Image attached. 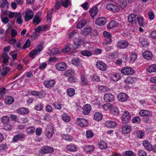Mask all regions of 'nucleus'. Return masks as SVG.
<instances>
[{
	"mask_svg": "<svg viewBox=\"0 0 156 156\" xmlns=\"http://www.w3.org/2000/svg\"><path fill=\"white\" fill-rule=\"evenodd\" d=\"M143 144L147 150L148 151H151L153 150V147L148 141L144 140L143 142Z\"/></svg>",
	"mask_w": 156,
	"mask_h": 156,
	"instance_id": "obj_21",
	"label": "nucleus"
},
{
	"mask_svg": "<svg viewBox=\"0 0 156 156\" xmlns=\"http://www.w3.org/2000/svg\"><path fill=\"white\" fill-rule=\"evenodd\" d=\"M25 137V135L23 133H19L16 135L12 139V141L15 142L20 140L23 139Z\"/></svg>",
	"mask_w": 156,
	"mask_h": 156,
	"instance_id": "obj_22",
	"label": "nucleus"
},
{
	"mask_svg": "<svg viewBox=\"0 0 156 156\" xmlns=\"http://www.w3.org/2000/svg\"><path fill=\"white\" fill-rule=\"evenodd\" d=\"M1 58H3L2 62L4 64H6L9 61V57L6 53H3L0 56Z\"/></svg>",
	"mask_w": 156,
	"mask_h": 156,
	"instance_id": "obj_26",
	"label": "nucleus"
},
{
	"mask_svg": "<svg viewBox=\"0 0 156 156\" xmlns=\"http://www.w3.org/2000/svg\"><path fill=\"white\" fill-rule=\"evenodd\" d=\"M106 7L108 10L114 12H118L119 10V8L113 4H108Z\"/></svg>",
	"mask_w": 156,
	"mask_h": 156,
	"instance_id": "obj_7",
	"label": "nucleus"
},
{
	"mask_svg": "<svg viewBox=\"0 0 156 156\" xmlns=\"http://www.w3.org/2000/svg\"><path fill=\"white\" fill-rule=\"evenodd\" d=\"M87 23V21L86 20L79 22L77 25V28L80 29L85 25Z\"/></svg>",
	"mask_w": 156,
	"mask_h": 156,
	"instance_id": "obj_38",
	"label": "nucleus"
},
{
	"mask_svg": "<svg viewBox=\"0 0 156 156\" xmlns=\"http://www.w3.org/2000/svg\"><path fill=\"white\" fill-rule=\"evenodd\" d=\"M82 42V39L79 38H76L74 39V44L76 46V48H78L81 46Z\"/></svg>",
	"mask_w": 156,
	"mask_h": 156,
	"instance_id": "obj_36",
	"label": "nucleus"
},
{
	"mask_svg": "<svg viewBox=\"0 0 156 156\" xmlns=\"http://www.w3.org/2000/svg\"><path fill=\"white\" fill-rule=\"evenodd\" d=\"M10 120L9 117L7 116H3L2 118V122L4 124L8 122Z\"/></svg>",
	"mask_w": 156,
	"mask_h": 156,
	"instance_id": "obj_49",
	"label": "nucleus"
},
{
	"mask_svg": "<svg viewBox=\"0 0 156 156\" xmlns=\"http://www.w3.org/2000/svg\"><path fill=\"white\" fill-rule=\"evenodd\" d=\"M151 37L153 39H156V30H153L150 34Z\"/></svg>",
	"mask_w": 156,
	"mask_h": 156,
	"instance_id": "obj_64",
	"label": "nucleus"
},
{
	"mask_svg": "<svg viewBox=\"0 0 156 156\" xmlns=\"http://www.w3.org/2000/svg\"><path fill=\"white\" fill-rule=\"evenodd\" d=\"M140 118L138 116H135L132 119V122L133 123H138L140 121Z\"/></svg>",
	"mask_w": 156,
	"mask_h": 156,
	"instance_id": "obj_56",
	"label": "nucleus"
},
{
	"mask_svg": "<svg viewBox=\"0 0 156 156\" xmlns=\"http://www.w3.org/2000/svg\"><path fill=\"white\" fill-rule=\"evenodd\" d=\"M54 107L56 109H60L62 108V104L60 102H55L53 104Z\"/></svg>",
	"mask_w": 156,
	"mask_h": 156,
	"instance_id": "obj_46",
	"label": "nucleus"
},
{
	"mask_svg": "<svg viewBox=\"0 0 156 156\" xmlns=\"http://www.w3.org/2000/svg\"><path fill=\"white\" fill-rule=\"evenodd\" d=\"M43 106L42 103H39L35 106L34 108L37 111H41L43 109Z\"/></svg>",
	"mask_w": 156,
	"mask_h": 156,
	"instance_id": "obj_51",
	"label": "nucleus"
},
{
	"mask_svg": "<svg viewBox=\"0 0 156 156\" xmlns=\"http://www.w3.org/2000/svg\"><path fill=\"white\" fill-rule=\"evenodd\" d=\"M33 22L34 23H36L37 24H39L41 22L40 17L37 15H35L33 19Z\"/></svg>",
	"mask_w": 156,
	"mask_h": 156,
	"instance_id": "obj_45",
	"label": "nucleus"
},
{
	"mask_svg": "<svg viewBox=\"0 0 156 156\" xmlns=\"http://www.w3.org/2000/svg\"><path fill=\"white\" fill-rule=\"evenodd\" d=\"M81 80L82 84L83 85H87L88 84V81L87 80L86 76L83 75H81Z\"/></svg>",
	"mask_w": 156,
	"mask_h": 156,
	"instance_id": "obj_39",
	"label": "nucleus"
},
{
	"mask_svg": "<svg viewBox=\"0 0 156 156\" xmlns=\"http://www.w3.org/2000/svg\"><path fill=\"white\" fill-rule=\"evenodd\" d=\"M61 2L58 1H57L55 4L54 7L56 9L59 10L61 8Z\"/></svg>",
	"mask_w": 156,
	"mask_h": 156,
	"instance_id": "obj_52",
	"label": "nucleus"
},
{
	"mask_svg": "<svg viewBox=\"0 0 156 156\" xmlns=\"http://www.w3.org/2000/svg\"><path fill=\"white\" fill-rule=\"evenodd\" d=\"M110 78L114 81H117L119 80L121 78L120 74L115 73L112 74L110 76Z\"/></svg>",
	"mask_w": 156,
	"mask_h": 156,
	"instance_id": "obj_27",
	"label": "nucleus"
},
{
	"mask_svg": "<svg viewBox=\"0 0 156 156\" xmlns=\"http://www.w3.org/2000/svg\"><path fill=\"white\" fill-rule=\"evenodd\" d=\"M55 67L58 70L63 71L66 69L67 65L65 62H59L55 65Z\"/></svg>",
	"mask_w": 156,
	"mask_h": 156,
	"instance_id": "obj_6",
	"label": "nucleus"
},
{
	"mask_svg": "<svg viewBox=\"0 0 156 156\" xmlns=\"http://www.w3.org/2000/svg\"><path fill=\"white\" fill-rule=\"evenodd\" d=\"M106 21L104 17H99L96 20L95 23L97 25L102 26L106 24Z\"/></svg>",
	"mask_w": 156,
	"mask_h": 156,
	"instance_id": "obj_15",
	"label": "nucleus"
},
{
	"mask_svg": "<svg viewBox=\"0 0 156 156\" xmlns=\"http://www.w3.org/2000/svg\"><path fill=\"white\" fill-rule=\"evenodd\" d=\"M16 112L20 114H27L28 113L29 110L25 108H22L17 109Z\"/></svg>",
	"mask_w": 156,
	"mask_h": 156,
	"instance_id": "obj_32",
	"label": "nucleus"
},
{
	"mask_svg": "<svg viewBox=\"0 0 156 156\" xmlns=\"http://www.w3.org/2000/svg\"><path fill=\"white\" fill-rule=\"evenodd\" d=\"M83 149L86 152H91L94 149V147L92 145H86L84 146Z\"/></svg>",
	"mask_w": 156,
	"mask_h": 156,
	"instance_id": "obj_31",
	"label": "nucleus"
},
{
	"mask_svg": "<svg viewBox=\"0 0 156 156\" xmlns=\"http://www.w3.org/2000/svg\"><path fill=\"white\" fill-rule=\"evenodd\" d=\"M113 108V106L109 103H106L103 105V108L105 111L109 109L111 110Z\"/></svg>",
	"mask_w": 156,
	"mask_h": 156,
	"instance_id": "obj_42",
	"label": "nucleus"
},
{
	"mask_svg": "<svg viewBox=\"0 0 156 156\" xmlns=\"http://www.w3.org/2000/svg\"><path fill=\"white\" fill-rule=\"evenodd\" d=\"M81 7L85 10H88L89 7V3L87 2L81 5Z\"/></svg>",
	"mask_w": 156,
	"mask_h": 156,
	"instance_id": "obj_63",
	"label": "nucleus"
},
{
	"mask_svg": "<svg viewBox=\"0 0 156 156\" xmlns=\"http://www.w3.org/2000/svg\"><path fill=\"white\" fill-rule=\"evenodd\" d=\"M9 71V68L7 67L2 66L1 69V73L3 76H5Z\"/></svg>",
	"mask_w": 156,
	"mask_h": 156,
	"instance_id": "obj_25",
	"label": "nucleus"
},
{
	"mask_svg": "<svg viewBox=\"0 0 156 156\" xmlns=\"http://www.w3.org/2000/svg\"><path fill=\"white\" fill-rule=\"evenodd\" d=\"M136 81L135 78L131 77L128 76L127 77L125 80V82L126 83H132L135 82Z\"/></svg>",
	"mask_w": 156,
	"mask_h": 156,
	"instance_id": "obj_28",
	"label": "nucleus"
},
{
	"mask_svg": "<svg viewBox=\"0 0 156 156\" xmlns=\"http://www.w3.org/2000/svg\"><path fill=\"white\" fill-rule=\"evenodd\" d=\"M140 115L142 116L149 117L152 115V112L148 110L142 109L139 112Z\"/></svg>",
	"mask_w": 156,
	"mask_h": 156,
	"instance_id": "obj_18",
	"label": "nucleus"
},
{
	"mask_svg": "<svg viewBox=\"0 0 156 156\" xmlns=\"http://www.w3.org/2000/svg\"><path fill=\"white\" fill-rule=\"evenodd\" d=\"M102 117V115L100 112H96L94 115V119L97 121H99L101 120Z\"/></svg>",
	"mask_w": 156,
	"mask_h": 156,
	"instance_id": "obj_41",
	"label": "nucleus"
},
{
	"mask_svg": "<svg viewBox=\"0 0 156 156\" xmlns=\"http://www.w3.org/2000/svg\"><path fill=\"white\" fill-rule=\"evenodd\" d=\"M117 98L119 101L122 102H124L127 100L128 96L124 93L121 92L118 95Z\"/></svg>",
	"mask_w": 156,
	"mask_h": 156,
	"instance_id": "obj_9",
	"label": "nucleus"
},
{
	"mask_svg": "<svg viewBox=\"0 0 156 156\" xmlns=\"http://www.w3.org/2000/svg\"><path fill=\"white\" fill-rule=\"evenodd\" d=\"M121 72L125 75H129L132 74L134 73V70L131 68L126 67L122 69Z\"/></svg>",
	"mask_w": 156,
	"mask_h": 156,
	"instance_id": "obj_11",
	"label": "nucleus"
},
{
	"mask_svg": "<svg viewBox=\"0 0 156 156\" xmlns=\"http://www.w3.org/2000/svg\"><path fill=\"white\" fill-rule=\"evenodd\" d=\"M14 101V99L11 96H8L6 97L5 102V104L8 105L12 104Z\"/></svg>",
	"mask_w": 156,
	"mask_h": 156,
	"instance_id": "obj_37",
	"label": "nucleus"
},
{
	"mask_svg": "<svg viewBox=\"0 0 156 156\" xmlns=\"http://www.w3.org/2000/svg\"><path fill=\"white\" fill-rule=\"evenodd\" d=\"M127 2L126 0H119V6L122 9L125 8L127 5Z\"/></svg>",
	"mask_w": 156,
	"mask_h": 156,
	"instance_id": "obj_35",
	"label": "nucleus"
},
{
	"mask_svg": "<svg viewBox=\"0 0 156 156\" xmlns=\"http://www.w3.org/2000/svg\"><path fill=\"white\" fill-rule=\"evenodd\" d=\"M62 138L64 140L68 141H72L73 140V137L68 134L63 135Z\"/></svg>",
	"mask_w": 156,
	"mask_h": 156,
	"instance_id": "obj_50",
	"label": "nucleus"
},
{
	"mask_svg": "<svg viewBox=\"0 0 156 156\" xmlns=\"http://www.w3.org/2000/svg\"><path fill=\"white\" fill-rule=\"evenodd\" d=\"M86 136L88 138H91L93 137L94 134L90 130H88L86 132Z\"/></svg>",
	"mask_w": 156,
	"mask_h": 156,
	"instance_id": "obj_61",
	"label": "nucleus"
},
{
	"mask_svg": "<svg viewBox=\"0 0 156 156\" xmlns=\"http://www.w3.org/2000/svg\"><path fill=\"white\" fill-rule=\"evenodd\" d=\"M43 83L46 87L50 88L55 85V82L54 80H50L44 81Z\"/></svg>",
	"mask_w": 156,
	"mask_h": 156,
	"instance_id": "obj_14",
	"label": "nucleus"
},
{
	"mask_svg": "<svg viewBox=\"0 0 156 156\" xmlns=\"http://www.w3.org/2000/svg\"><path fill=\"white\" fill-rule=\"evenodd\" d=\"M81 54L83 56H90L92 54V53L90 51L87 50L81 51Z\"/></svg>",
	"mask_w": 156,
	"mask_h": 156,
	"instance_id": "obj_53",
	"label": "nucleus"
},
{
	"mask_svg": "<svg viewBox=\"0 0 156 156\" xmlns=\"http://www.w3.org/2000/svg\"><path fill=\"white\" fill-rule=\"evenodd\" d=\"M30 45V41L29 39H27L23 45V48L24 49L29 47Z\"/></svg>",
	"mask_w": 156,
	"mask_h": 156,
	"instance_id": "obj_59",
	"label": "nucleus"
},
{
	"mask_svg": "<svg viewBox=\"0 0 156 156\" xmlns=\"http://www.w3.org/2000/svg\"><path fill=\"white\" fill-rule=\"evenodd\" d=\"M137 16L135 14H130L128 17V22L132 25L136 24L137 22Z\"/></svg>",
	"mask_w": 156,
	"mask_h": 156,
	"instance_id": "obj_5",
	"label": "nucleus"
},
{
	"mask_svg": "<svg viewBox=\"0 0 156 156\" xmlns=\"http://www.w3.org/2000/svg\"><path fill=\"white\" fill-rule=\"evenodd\" d=\"M143 57L146 59L150 60L152 59L153 55L152 53L149 51H146L143 53Z\"/></svg>",
	"mask_w": 156,
	"mask_h": 156,
	"instance_id": "obj_23",
	"label": "nucleus"
},
{
	"mask_svg": "<svg viewBox=\"0 0 156 156\" xmlns=\"http://www.w3.org/2000/svg\"><path fill=\"white\" fill-rule=\"evenodd\" d=\"M137 22H138L140 26L141 27H143L144 26V23L143 22V17H137Z\"/></svg>",
	"mask_w": 156,
	"mask_h": 156,
	"instance_id": "obj_48",
	"label": "nucleus"
},
{
	"mask_svg": "<svg viewBox=\"0 0 156 156\" xmlns=\"http://www.w3.org/2000/svg\"><path fill=\"white\" fill-rule=\"evenodd\" d=\"M130 115L129 112L127 111H125L122 118V123L125 124L128 123L130 120Z\"/></svg>",
	"mask_w": 156,
	"mask_h": 156,
	"instance_id": "obj_2",
	"label": "nucleus"
},
{
	"mask_svg": "<svg viewBox=\"0 0 156 156\" xmlns=\"http://www.w3.org/2000/svg\"><path fill=\"white\" fill-rule=\"evenodd\" d=\"M72 63L77 67L81 65V61L78 58L73 59L72 60Z\"/></svg>",
	"mask_w": 156,
	"mask_h": 156,
	"instance_id": "obj_33",
	"label": "nucleus"
},
{
	"mask_svg": "<svg viewBox=\"0 0 156 156\" xmlns=\"http://www.w3.org/2000/svg\"><path fill=\"white\" fill-rule=\"evenodd\" d=\"M66 150L71 152H76L78 150V146L75 144H67L65 147Z\"/></svg>",
	"mask_w": 156,
	"mask_h": 156,
	"instance_id": "obj_4",
	"label": "nucleus"
},
{
	"mask_svg": "<svg viewBox=\"0 0 156 156\" xmlns=\"http://www.w3.org/2000/svg\"><path fill=\"white\" fill-rule=\"evenodd\" d=\"M97 8L91 9L90 11V13L92 18L97 15Z\"/></svg>",
	"mask_w": 156,
	"mask_h": 156,
	"instance_id": "obj_44",
	"label": "nucleus"
},
{
	"mask_svg": "<svg viewBox=\"0 0 156 156\" xmlns=\"http://www.w3.org/2000/svg\"><path fill=\"white\" fill-rule=\"evenodd\" d=\"M114 97L111 94L109 93L106 94L104 97V100L106 102H109L114 100Z\"/></svg>",
	"mask_w": 156,
	"mask_h": 156,
	"instance_id": "obj_20",
	"label": "nucleus"
},
{
	"mask_svg": "<svg viewBox=\"0 0 156 156\" xmlns=\"http://www.w3.org/2000/svg\"><path fill=\"white\" fill-rule=\"evenodd\" d=\"M92 31V29L90 27H86L81 30L80 34L83 36L86 37L90 34Z\"/></svg>",
	"mask_w": 156,
	"mask_h": 156,
	"instance_id": "obj_12",
	"label": "nucleus"
},
{
	"mask_svg": "<svg viewBox=\"0 0 156 156\" xmlns=\"http://www.w3.org/2000/svg\"><path fill=\"white\" fill-rule=\"evenodd\" d=\"M137 152L139 156H146L147 155L146 152L142 150H139Z\"/></svg>",
	"mask_w": 156,
	"mask_h": 156,
	"instance_id": "obj_62",
	"label": "nucleus"
},
{
	"mask_svg": "<svg viewBox=\"0 0 156 156\" xmlns=\"http://www.w3.org/2000/svg\"><path fill=\"white\" fill-rule=\"evenodd\" d=\"M96 65L97 67L102 71H105L107 69V66L105 63L101 61H98L97 62Z\"/></svg>",
	"mask_w": 156,
	"mask_h": 156,
	"instance_id": "obj_10",
	"label": "nucleus"
},
{
	"mask_svg": "<svg viewBox=\"0 0 156 156\" xmlns=\"http://www.w3.org/2000/svg\"><path fill=\"white\" fill-rule=\"evenodd\" d=\"M105 125L108 128H114L116 126L117 123L114 121L108 120L105 122Z\"/></svg>",
	"mask_w": 156,
	"mask_h": 156,
	"instance_id": "obj_16",
	"label": "nucleus"
},
{
	"mask_svg": "<svg viewBox=\"0 0 156 156\" xmlns=\"http://www.w3.org/2000/svg\"><path fill=\"white\" fill-rule=\"evenodd\" d=\"M77 30H73L68 35V37L69 39L72 38L76 34Z\"/></svg>",
	"mask_w": 156,
	"mask_h": 156,
	"instance_id": "obj_58",
	"label": "nucleus"
},
{
	"mask_svg": "<svg viewBox=\"0 0 156 156\" xmlns=\"http://www.w3.org/2000/svg\"><path fill=\"white\" fill-rule=\"evenodd\" d=\"M134 153L132 151H126L123 154V156H135Z\"/></svg>",
	"mask_w": 156,
	"mask_h": 156,
	"instance_id": "obj_54",
	"label": "nucleus"
},
{
	"mask_svg": "<svg viewBox=\"0 0 156 156\" xmlns=\"http://www.w3.org/2000/svg\"><path fill=\"white\" fill-rule=\"evenodd\" d=\"M67 94L69 96H73L75 94V90L73 88H69L67 90Z\"/></svg>",
	"mask_w": 156,
	"mask_h": 156,
	"instance_id": "obj_47",
	"label": "nucleus"
},
{
	"mask_svg": "<svg viewBox=\"0 0 156 156\" xmlns=\"http://www.w3.org/2000/svg\"><path fill=\"white\" fill-rule=\"evenodd\" d=\"M25 15L24 20L26 22H28L33 17L34 13L33 12L30 10L25 12Z\"/></svg>",
	"mask_w": 156,
	"mask_h": 156,
	"instance_id": "obj_8",
	"label": "nucleus"
},
{
	"mask_svg": "<svg viewBox=\"0 0 156 156\" xmlns=\"http://www.w3.org/2000/svg\"><path fill=\"white\" fill-rule=\"evenodd\" d=\"M54 151L53 148L48 146H45L42 148L40 152L41 153H51Z\"/></svg>",
	"mask_w": 156,
	"mask_h": 156,
	"instance_id": "obj_13",
	"label": "nucleus"
},
{
	"mask_svg": "<svg viewBox=\"0 0 156 156\" xmlns=\"http://www.w3.org/2000/svg\"><path fill=\"white\" fill-rule=\"evenodd\" d=\"M15 18L16 19V22L18 24L20 25L22 23L23 21L22 20V16L21 13H16Z\"/></svg>",
	"mask_w": 156,
	"mask_h": 156,
	"instance_id": "obj_24",
	"label": "nucleus"
},
{
	"mask_svg": "<svg viewBox=\"0 0 156 156\" xmlns=\"http://www.w3.org/2000/svg\"><path fill=\"white\" fill-rule=\"evenodd\" d=\"M35 129L34 127H29L27 129L26 131L27 133H34Z\"/></svg>",
	"mask_w": 156,
	"mask_h": 156,
	"instance_id": "obj_55",
	"label": "nucleus"
},
{
	"mask_svg": "<svg viewBox=\"0 0 156 156\" xmlns=\"http://www.w3.org/2000/svg\"><path fill=\"white\" fill-rule=\"evenodd\" d=\"M91 110V106L89 104H87L83 107L82 113L84 115H87L90 112Z\"/></svg>",
	"mask_w": 156,
	"mask_h": 156,
	"instance_id": "obj_19",
	"label": "nucleus"
},
{
	"mask_svg": "<svg viewBox=\"0 0 156 156\" xmlns=\"http://www.w3.org/2000/svg\"><path fill=\"white\" fill-rule=\"evenodd\" d=\"M117 26V23L115 20H112L108 25L107 28L108 29H112Z\"/></svg>",
	"mask_w": 156,
	"mask_h": 156,
	"instance_id": "obj_43",
	"label": "nucleus"
},
{
	"mask_svg": "<svg viewBox=\"0 0 156 156\" xmlns=\"http://www.w3.org/2000/svg\"><path fill=\"white\" fill-rule=\"evenodd\" d=\"M76 123L80 127H86L88 125L87 120L82 118H77Z\"/></svg>",
	"mask_w": 156,
	"mask_h": 156,
	"instance_id": "obj_3",
	"label": "nucleus"
},
{
	"mask_svg": "<svg viewBox=\"0 0 156 156\" xmlns=\"http://www.w3.org/2000/svg\"><path fill=\"white\" fill-rule=\"evenodd\" d=\"M98 146L101 149H105L107 147L106 144L103 141H101L98 143Z\"/></svg>",
	"mask_w": 156,
	"mask_h": 156,
	"instance_id": "obj_40",
	"label": "nucleus"
},
{
	"mask_svg": "<svg viewBox=\"0 0 156 156\" xmlns=\"http://www.w3.org/2000/svg\"><path fill=\"white\" fill-rule=\"evenodd\" d=\"M53 133V128H51L49 129H46L45 134L49 138H51L52 136Z\"/></svg>",
	"mask_w": 156,
	"mask_h": 156,
	"instance_id": "obj_34",
	"label": "nucleus"
},
{
	"mask_svg": "<svg viewBox=\"0 0 156 156\" xmlns=\"http://www.w3.org/2000/svg\"><path fill=\"white\" fill-rule=\"evenodd\" d=\"M130 60L133 62L136 59L137 57V55L136 54L133 53L130 55Z\"/></svg>",
	"mask_w": 156,
	"mask_h": 156,
	"instance_id": "obj_57",
	"label": "nucleus"
},
{
	"mask_svg": "<svg viewBox=\"0 0 156 156\" xmlns=\"http://www.w3.org/2000/svg\"><path fill=\"white\" fill-rule=\"evenodd\" d=\"M43 48L42 44H41L37 45L34 49L29 53L30 56L31 58H34L35 55L38 54V53L39 54V52L43 49Z\"/></svg>",
	"mask_w": 156,
	"mask_h": 156,
	"instance_id": "obj_1",
	"label": "nucleus"
},
{
	"mask_svg": "<svg viewBox=\"0 0 156 156\" xmlns=\"http://www.w3.org/2000/svg\"><path fill=\"white\" fill-rule=\"evenodd\" d=\"M113 113L116 115H118L119 114V110L116 107H113L112 109Z\"/></svg>",
	"mask_w": 156,
	"mask_h": 156,
	"instance_id": "obj_60",
	"label": "nucleus"
},
{
	"mask_svg": "<svg viewBox=\"0 0 156 156\" xmlns=\"http://www.w3.org/2000/svg\"><path fill=\"white\" fill-rule=\"evenodd\" d=\"M129 44L128 42L125 40H121L117 43L118 46L120 48L124 49L126 48Z\"/></svg>",
	"mask_w": 156,
	"mask_h": 156,
	"instance_id": "obj_17",
	"label": "nucleus"
},
{
	"mask_svg": "<svg viewBox=\"0 0 156 156\" xmlns=\"http://www.w3.org/2000/svg\"><path fill=\"white\" fill-rule=\"evenodd\" d=\"M131 128L130 126L127 125H125L122 128V133L125 134L129 133L131 131Z\"/></svg>",
	"mask_w": 156,
	"mask_h": 156,
	"instance_id": "obj_30",
	"label": "nucleus"
},
{
	"mask_svg": "<svg viewBox=\"0 0 156 156\" xmlns=\"http://www.w3.org/2000/svg\"><path fill=\"white\" fill-rule=\"evenodd\" d=\"M147 71L150 73L156 72V65L154 64L149 66L147 68Z\"/></svg>",
	"mask_w": 156,
	"mask_h": 156,
	"instance_id": "obj_29",
	"label": "nucleus"
}]
</instances>
